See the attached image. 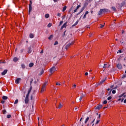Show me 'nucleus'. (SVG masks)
<instances>
[{
	"instance_id": "59",
	"label": "nucleus",
	"mask_w": 126,
	"mask_h": 126,
	"mask_svg": "<svg viewBox=\"0 0 126 126\" xmlns=\"http://www.w3.org/2000/svg\"><path fill=\"white\" fill-rule=\"evenodd\" d=\"M30 4H31V5H32V1L30 0Z\"/></svg>"
},
{
	"instance_id": "31",
	"label": "nucleus",
	"mask_w": 126,
	"mask_h": 126,
	"mask_svg": "<svg viewBox=\"0 0 126 126\" xmlns=\"http://www.w3.org/2000/svg\"><path fill=\"white\" fill-rule=\"evenodd\" d=\"M21 67H22V68H25V64H21Z\"/></svg>"
},
{
	"instance_id": "28",
	"label": "nucleus",
	"mask_w": 126,
	"mask_h": 126,
	"mask_svg": "<svg viewBox=\"0 0 126 126\" xmlns=\"http://www.w3.org/2000/svg\"><path fill=\"white\" fill-rule=\"evenodd\" d=\"M53 35H51L50 36L48 37L49 40H51L53 38Z\"/></svg>"
},
{
	"instance_id": "24",
	"label": "nucleus",
	"mask_w": 126,
	"mask_h": 126,
	"mask_svg": "<svg viewBox=\"0 0 126 126\" xmlns=\"http://www.w3.org/2000/svg\"><path fill=\"white\" fill-rule=\"evenodd\" d=\"M106 79H107V78H105V79L102 80L100 81V83H101V84L103 83V82H104V81H106Z\"/></svg>"
},
{
	"instance_id": "8",
	"label": "nucleus",
	"mask_w": 126,
	"mask_h": 126,
	"mask_svg": "<svg viewBox=\"0 0 126 126\" xmlns=\"http://www.w3.org/2000/svg\"><path fill=\"white\" fill-rule=\"evenodd\" d=\"M117 67L118 69H122V68H123V65H122V64L121 63H118L117 65Z\"/></svg>"
},
{
	"instance_id": "17",
	"label": "nucleus",
	"mask_w": 126,
	"mask_h": 126,
	"mask_svg": "<svg viewBox=\"0 0 126 126\" xmlns=\"http://www.w3.org/2000/svg\"><path fill=\"white\" fill-rule=\"evenodd\" d=\"M33 65H34V63H31L29 64V67H32L33 66Z\"/></svg>"
},
{
	"instance_id": "46",
	"label": "nucleus",
	"mask_w": 126,
	"mask_h": 126,
	"mask_svg": "<svg viewBox=\"0 0 126 126\" xmlns=\"http://www.w3.org/2000/svg\"><path fill=\"white\" fill-rule=\"evenodd\" d=\"M111 93H112V90H110V91H109V93H108V96H110V95H111Z\"/></svg>"
},
{
	"instance_id": "57",
	"label": "nucleus",
	"mask_w": 126,
	"mask_h": 126,
	"mask_svg": "<svg viewBox=\"0 0 126 126\" xmlns=\"http://www.w3.org/2000/svg\"><path fill=\"white\" fill-rule=\"evenodd\" d=\"M24 51V49H21V50H20V53H22Z\"/></svg>"
},
{
	"instance_id": "56",
	"label": "nucleus",
	"mask_w": 126,
	"mask_h": 126,
	"mask_svg": "<svg viewBox=\"0 0 126 126\" xmlns=\"http://www.w3.org/2000/svg\"><path fill=\"white\" fill-rule=\"evenodd\" d=\"M85 75H86V76H87V75H88V72H86L85 73Z\"/></svg>"
},
{
	"instance_id": "52",
	"label": "nucleus",
	"mask_w": 126,
	"mask_h": 126,
	"mask_svg": "<svg viewBox=\"0 0 126 126\" xmlns=\"http://www.w3.org/2000/svg\"><path fill=\"white\" fill-rule=\"evenodd\" d=\"M121 44H125V41L124 40L123 41H120Z\"/></svg>"
},
{
	"instance_id": "36",
	"label": "nucleus",
	"mask_w": 126,
	"mask_h": 126,
	"mask_svg": "<svg viewBox=\"0 0 126 126\" xmlns=\"http://www.w3.org/2000/svg\"><path fill=\"white\" fill-rule=\"evenodd\" d=\"M105 26V23L103 25L100 24V28H103Z\"/></svg>"
},
{
	"instance_id": "6",
	"label": "nucleus",
	"mask_w": 126,
	"mask_h": 126,
	"mask_svg": "<svg viewBox=\"0 0 126 126\" xmlns=\"http://www.w3.org/2000/svg\"><path fill=\"white\" fill-rule=\"evenodd\" d=\"M28 54H31V53H32V46H30L28 47Z\"/></svg>"
},
{
	"instance_id": "19",
	"label": "nucleus",
	"mask_w": 126,
	"mask_h": 126,
	"mask_svg": "<svg viewBox=\"0 0 126 126\" xmlns=\"http://www.w3.org/2000/svg\"><path fill=\"white\" fill-rule=\"evenodd\" d=\"M112 28H116V23L114 22L111 25Z\"/></svg>"
},
{
	"instance_id": "32",
	"label": "nucleus",
	"mask_w": 126,
	"mask_h": 126,
	"mask_svg": "<svg viewBox=\"0 0 126 126\" xmlns=\"http://www.w3.org/2000/svg\"><path fill=\"white\" fill-rule=\"evenodd\" d=\"M125 98H119L118 101H121V102H124V100Z\"/></svg>"
},
{
	"instance_id": "22",
	"label": "nucleus",
	"mask_w": 126,
	"mask_h": 126,
	"mask_svg": "<svg viewBox=\"0 0 126 126\" xmlns=\"http://www.w3.org/2000/svg\"><path fill=\"white\" fill-rule=\"evenodd\" d=\"M89 121V117H88L86 120H85V124H87V122H88Z\"/></svg>"
},
{
	"instance_id": "14",
	"label": "nucleus",
	"mask_w": 126,
	"mask_h": 126,
	"mask_svg": "<svg viewBox=\"0 0 126 126\" xmlns=\"http://www.w3.org/2000/svg\"><path fill=\"white\" fill-rule=\"evenodd\" d=\"M79 22V21L78 20L77 21L71 26V27L73 28L74 26H76L77 24H78V23Z\"/></svg>"
},
{
	"instance_id": "29",
	"label": "nucleus",
	"mask_w": 126,
	"mask_h": 126,
	"mask_svg": "<svg viewBox=\"0 0 126 126\" xmlns=\"http://www.w3.org/2000/svg\"><path fill=\"white\" fill-rule=\"evenodd\" d=\"M84 97V94H83V93L81 94V96L80 98H82V99Z\"/></svg>"
},
{
	"instance_id": "48",
	"label": "nucleus",
	"mask_w": 126,
	"mask_h": 126,
	"mask_svg": "<svg viewBox=\"0 0 126 126\" xmlns=\"http://www.w3.org/2000/svg\"><path fill=\"white\" fill-rule=\"evenodd\" d=\"M29 94H27L26 95V98H29Z\"/></svg>"
},
{
	"instance_id": "64",
	"label": "nucleus",
	"mask_w": 126,
	"mask_h": 126,
	"mask_svg": "<svg viewBox=\"0 0 126 126\" xmlns=\"http://www.w3.org/2000/svg\"><path fill=\"white\" fill-rule=\"evenodd\" d=\"M58 16H61V13H58Z\"/></svg>"
},
{
	"instance_id": "18",
	"label": "nucleus",
	"mask_w": 126,
	"mask_h": 126,
	"mask_svg": "<svg viewBox=\"0 0 126 126\" xmlns=\"http://www.w3.org/2000/svg\"><path fill=\"white\" fill-rule=\"evenodd\" d=\"M44 73V69H42L41 71L40 72L39 75H42Z\"/></svg>"
},
{
	"instance_id": "1",
	"label": "nucleus",
	"mask_w": 126,
	"mask_h": 126,
	"mask_svg": "<svg viewBox=\"0 0 126 126\" xmlns=\"http://www.w3.org/2000/svg\"><path fill=\"white\" fill-rule=\"evenodd\" d=\"M110 12V10L107 8L100 9L99 11L98 12L97 15H105L107 13Z\"/></svg>"
},
{
	"instance_id": "5",
	"label": "nucleus",
	"mask_w": 126,
	"mask_h": 126,
	"mask_svg": "<svg viewBox=\"0 0 126 126\" xmlns=\"http://www.w3.org/2000/svg\"><path fill=\"white\" fill-rule=\"evenodd\" d=\"M73 44H74V42H71V43H70L67 44L65 46V49L66 50H67V49H68V48H69V47H70V46H71V45H73Z\"/></svg>"
},
{
	"instance_id": "11",
	"label": "nucleus",
	"mask_w": 126,
	"mask_h": 126,
	"mask_svg": "<svg viewBox=\"0 0 126 126\" xmlns=\"http://www.w3.org/2000/svg\"><path fill=\"white\" fill-rule=\"evenodd\" d=\"M25 104H28V103H29V98L25 97Z\"/></svg>"
},
{
	"instance_id": "13",
	"label": "nucleus",
	"mask_w": 126,
	"mask_h": 126,
	"mask_svg": "<svg viewBox=\"0 0 126 126\" xmlns=\"http://www.w3.org/2000/svg\"><path fill=\"white\" fill-rule=\"evenodd\" d=\"M66 28V22L63 24V25L62 26L61 29V30H63V28Z\"/></svg>"
},
{
	"instance_id": "12",
	"label": "nucleus",
	"mask_w": 126,
	"mask_h": 126,
	"mask_svg": "<svg viewBox=\"0 0 126 126\" xmlns=\"http://www.w3.org/2000/svg\"><path fill=\"white\" fill-rule=\"evenodd\" d=\"M7 73V69H5L4 71L1 73V75H5Z\"/></svg>"
},
{
	"instance_id": "42",
	"label": "nucleus",
	"mask_w": 126,
	"mask_h": 126,
	"mask_svg": "<svg viewBox=\"0 0 126 126\" xmlns=\"http://www.w3.org/2000/svg\"><path fill=\"white\" fill-rule=\"evenodd\" d=\"M58 44H59V42L55 41L54 45V46H56V45H58Z\"/></svg>"
},
{
	"instance_id": "47",
	"label": "nucleus",
	"mask_w": 126,
	"mask_h": 126,
	"mask_svg": "<svg viewBox=\"0 0 126 126\" xmlns=\"http://www.w3.org/2000/svg\"><path fill=\"white\" fill-rule=\"evenodd\" d=\"M123 94H124L123 97H124V98H126V93H124Z\"/></svg>"
},
{
	"instance_id": "3",
	"label": "nucleus",
	"mask_w": 126,
	"mask_h": 126,
	"mask_svg": "<svg viewBox=\"0 0 126 126\" xmlns=\"http://www.w3.org/2000/svg\"><path fill=\"white\" fill-rule=\"evenodd\" d=\"M30 90H29L28 92V94H30V93H31V91L32 90V82H33V78H30Z\"/></svg>"
},
{
	"instance_id": "49",
	"label": "nucleus",
	"mask_w": 126,
	"mask_h": 126,
	"mask_svg": "<svg viewBox=\"0 0 126 126\" xmlns=\"http://www.w3.org/2000/svg\"><path fill=\"white\" fill-rule=\"evenodd\" d=\"M99 123H100V120H97L95 123V125H97V124H99Z\"/></svg>"
},
{
	"instance_id": "44",
	"label": "nucleus",
	"mask_w": 126,
	"mask_h": 126,
	"mask_svg": "<svg viewBox=\"0 0 126 126\" xmlns=\"http://www.w3.org/2000/svg\"><path fill=\"white\" fill-rule=\"evenodd\" d=\"M88 13H89V12L88 11H86L85 14L84 15V16H85L86 15V14H88Z\"/></svg>"
},
{
	"instance_id": "34",
	"label": "nucleus",
	"mask_w": 126,
	"mask_h": 126,
	"mask_svg": "<svg viewBox=\"0 0 126 126\" xmlns=\"http://www.w3.org/2000/svg\"><path fill=\"white\" fill-rule=\"evenodd\" d=\"M112 8L113 11H116V7L113 6V7H112Z\"/></svg>"
},
{
	"instance_id": "54",
	"label": "nucleus",
	"mask_w": 126,
	"mask_h": 126,
	"mask_svg": "<svg viewBox=\"0 0 126 126\" xmlns=\"http://www.w3.org/2000/svg\"><path fill=\"white\" fill-rule=\"evenodd\" d=\"M93 36V33H90L89 37H92Z\"/></svg>"
},
{
	"instance_id": "51",
	"label": "nucleus",
	"mask_w": 126,
	"mask_h": 126,
	"mask_svg": "<svg viewBox=\"0 0 126 126\" xmlns=\"http://www.w3.org/2000/svg\"><path fill=\"white\" fill-rule=\"evenodd\" d=\"M1 104H4V103H5V101H4V100H1Z\"/></svg>"
},
{
	"instance_id": "40",
	"label": "nucleus",
	"mask_w": 126,
	"mask_h": 126,
	"mask_svg": "<svg viewBox=\"0 0 126 126\" xmlns=\"http://www.w3.org/2000/svg\"><path fill=\"white\" fill-rule=\"evenodd\" d=\"M107 103H108V101H107V100H104V101H103V104H104V105H106V104H107Z\"/></svg>"
},
{
	"instance_id": "10",
	"label": "nucleus",
	"mask_w": 126,
	"mask_h": 126,
	"mask_svg": "<svg viewBox=\"0 0 126 126\" xmlns=\"http://www.w3.org/2000/svg\"><path fill=\"white\" fill-rule=\"evenodd\" d=\"M81 6V5H78L76 7V8H75V9L74 10V13L77 12V10L79 8V7H80Z\"/></svg>"
},
{
	"instance_id": "60",
	"label": "nucleus",
	"mask_w": 126,
	"mask_h": 126,
	"mask_svg": "<svg viewBox=\"0 0 126 126\" xmlns=\"http://www.w3.org/2000/svg\"><path fill=\"white\" fill-rule=\"evenodd\" d=\"M54 2H58V0H53Z\"/></svg>"
},
{
	"instance_id": "7",
	"label": "nucleus",
	"mask_w": 126,
	"mask_h": 126,
	"mask_svg": "<svg viewBox=\"0 0 126 126\" xmlns=\"http://www.w3.org/2000/svg\"><path fill=\"white\" fill-rule=\"evenodd\" d=\"M103 107V105L99 104L96 107H95V110H100Z\"/></svg>"
},
{
	"instance_id": "43",
	"label": "nucleus",
	"mask_w": 126,
	"mask_h": 126,
	"mask_svg": "<svg viewBox=\"0 0 126 126\" xmlns=\"http://www.w3.org/2000/svg\"><path fill=\"white\" fill-rule=\"evenodd\" d=\"M112 93V94H116V90H113Z\"/></svg>"
},
{
	"instance_id": "21",
	"label": "nucleus",
	"mask_w": 126,
	"mask_h": 126,
	"mask_svg": "<svg viewBox=\"0 0 126 126\" xmlns=\"http://www.w3.org/2000/svg\"><path fill=\"white\" fill-rule=\"evenodd\" d=\"M30 38H31V39L34 38V34H33V33H31L30 34Z\"/></svg>"
},
{
	"instance_id": "38",
	"label": "nucleus",
	"mask_w": 126,
	"mask_h": 126,
	"mask_svg": "<svg viewBox=\"0 0 126 126\" xmlns=\"http://www.w3.org/2000/svg\"><path fill=\"white\" fill-rule=\"evenodd\" d=\"M72 88L73 89H75V88H76V85L74 84L73 85Z\"/></svg>"
},
{
	"instance_id": "27",
	"label": "nucleus",
	"mask_w": 126,
	"mask_h": 126,
	"mask_svg": "<svg viewBox=\"0 0 126 126\" xmlns=\"http://www.w3.org/2000/svg\"><path fill=\"white\" fill-rule=\"evenodd\" d=\"M6 118H7V119H10V118H11V115H10V114L7 115L6 116Z\"/></svg>"
},
{
	"instance_id": "2",
	"label": "nucleus",
	"mask_w": 126,
	"mask_h": 126,
	"mask_svg": "<svg viewBox=\"0 0 126 126\" xmlns=\"http://www.w3.org/2000/svg\"><path fill=\"white\" fill-rule=\"evenodd\" d=\"M48 83V81H45V82L43 84L42 86L41 90L40 91L41 93H43L44 91H45V89L46 88V86H47V84Z\"/></svg>"
},
{
	"instance_id": "39",
	"label": "nucleus",
	"mask_w": 126,
	"mask_h": 126,
	"mask_svg": "<svg viewBox=\"0 0 126 126\" xmlns=\"http://www.w3.org/2000/svg\"><path fill=\"white\" fill-rule=\"evenodd\" d=\"M48 27L50 28L52 27V24L49 23L48 24V25H47Z\"/></svg>"
},
{
	"instance_id": "30",
	"label": "nucleus",
	"mask_w": 126,
	"mask_h": 126,
	"mask_svg": "<svg viewBox=\"0 0 126 126\" xmlns=\"http://www.w3.org/2000/svg\"><path fill=\"white\" fill-rule=\"evenodd\" d=\"M84 10V7L82 8L80 10V12L79 13H79H81V12H82V11H83Z\"/></svg>"
},
{
	"instance_id": "53",
	"label": "nucleus",
	"mask_w": 126,
	"mask_h": 126,
	"mask_svg": "<svg viewBox=\"0 0 126 126\" xmlns=\"http://www.w3.org/2000/svg\"><path fill=\"white\" fill-rule=\"evenodd\" d=\"M126 74H124L122 77V78H126Z\"/></svg>"
},
{
	"instance_id": "45",
	"label": "nucleus",
	"mask_w": 126,
	"mask_h": 126,
	"mask_svg": "<svg viewBox=\"0 0 126 126\" xmlns=\"http://www.w3.org/2000/svg\"><path fill=\"white\" fill-rule=\"evenodd\" d=\"M112 99V96H109L108 98H107V100H110Z\"/></svg>"
},
{
	"instance_id": "61",
	"label": "nucleus",
	"mask_w": 126,
	"mask_h": 126,
	"mask_svg": "<svg viewBox=\"0 0 126 126\" xmlns=\"http://www.w3.org/2000/svg\"><path fill=\"white\" fill-rule=\"evenodd\" d=\"M124 103H125V104H126V99L124 101Z\"/></svg>"
},
{
	"instance_id": "35",
	"label": "nucleus",
	"mask_w": 126,
	"mask_h": 126,
	"mask_svg": "<svg viewBox=\"0 0 126 126\" xmlns=\"http://www.w3.org/2000/svg\"><path fill=\"white\" fill-rule=\"evenodd\" d=\"M18 99H16L14 102V104H18Z\"/></svg>"
},
{
	"instance_id": "62",
	"label": "nucleus",
	"mask_w": 126,
	"mask_h": 126,
	"mask_svg": "<svg viewBox=\"0 0 126 126\" xmlns=\"http://www.w3.org/2000/svg\"><path fill=\"white\" fill-rule=\"evenodd\" d=\"M82 100V98L80 97V98H79V101H81Z\"/></svg>"
},
{
	"instance_id": "55",
	"label": "nucleus",
	"mask_w": 126,
	"mask_h": 126,
	"mask_svg": "<svg viewBox=\"0 0 126 126\" xmlns=\"http://www.w3.org/2000/svg\"><path fill=\"white\" fill-rule=\"evenodd\" d=\"M56 85H59V86H60L61 84L59 83H56Z\"/></svg>"
},
{
	"instance_id": "37",
	"label": "nucleus",
	"mask_w": 126,
	"mask_h": 126,
	"mask_svg": "<svg viewBox=\"0 0 126 126\" xmlns=\"http://www.w3.org/2000/svg\"><path fill=\"white\" fill-rule=\"evenodd\" d=\"M63 21H61L60 22L59 26H61V25H62V24H63Z\"/></svg>"
},
{
	"instance_id": "15",
	"label": "nucleus",
	"mask_w": 126,
	"mask_h": 126,
	"mask_svg": "<svg viewBox=\"0 0 126 126\" xmlns=\"http://www.w3.org/2000/svg\"><path fill=\"white\" fill-rule=\"evenodd\" d=\"M2 99L3 100H7V99H8V97L7 96L4 95L2 96Z\"/></svg>"
},
{
	"instance_id": "41",
	"label": "nucleus",
	"mask_w": 126,
	"mask_h": 126,
	"mask_svg": "<svg viewBox=\"0 0 126 126\" xmlns=\"http://www.w3.org/2000/svg\"><path fill=\"white\" fill-rule=\"evenodd\" d=\"M66 32V31H64L63 32V35H62L63 37H64L65 36V32Z\"/></svg>"
},
{
	"instance_id": "16",
	"label": "nucleus",
	"mask_w": 126,
	"mask_h": 126,
	"mask_svg": "<svg viewBox=\"0 0 126 126\" xmlns=\"http://www.w3.org/2000/svg\"><path fill=\"white\" fill-rule=\"evenodd\" d=\"M29 12H30V11H32V5L29 4Z\"/></svg>"
},
{
	"instance_id": "50",
	"label": "nucleus",
	"mask_w": 126,
	"mask_h": 126,
	"mask_svg": "<svg viewBox=\"0 0 126 126\" xmlns=\"http://www.w3.org/2000/svg\"><path fill=\"white\" fill-rule=\"evenodd\" d=\"M123 96H124V94H121L119 96V97L122 98V97H123Z\"/></svg>"
},
{
	"instance_id": "63",
	"label": "nucleus",
	"mask_w": 126,
	"mask_h": 126,
	"mask_svg": "<svg viewBox=\"0 0 126 126\" xmlns=\"http://www.w3.org/2000/svg\"><path fill=\"white\" fill-rule=\"evenodd\" d=\"M113 87H114V85H111V86H110V88H113Z\"/></svg>"
},
{
	"instance_id": "33",
	"label": "nucleus",
	"mask_w": 126,
	"mask_h": 126,
	"mask_svg": "<svg viewBox=\"0 0 126 126\" xmlns=\"http://www.w3.org/2000/svg\"><path fill=\"white\" fill-rule=\"evenodd\" d=\"M2 113H3V114H4V115H5V114H6V110H3L2 111Z\"/></svg>"
},
{
	"instance_id": "23",
	"label": "nucleus",
	"mask_w": 126,
	"mask_h": 126,
	"mask_svg": "<svg viewBox=\"0 0 126 126\" xmlns=\"http://www.w3.org/2000/svg\"><path fill=\"white\" fill-rule=\"evenodd\" d=\"M17 61H18V58L15 57L13 59V62H14L15 63L17 62Z\"/></svg>"
},
{
	"instance_id": "20",
	"label": "nucleus",
	"mask_w": 126,
	"mask_h": 126,
	"mask_svg": "<svg viewBox=\"0 0 126 126\" xmlns=\"http://www.w3.org/2000/svg\"><path fill=\"white\" fill-rule=\"evenodd\" d=\"M107 67H110V65L107 66V64H104V66H103V68H107Z\"/></svg>"
},
{
	"instance_id": "9",
	"label": "nucleus",
	"mask_w": 126,
	"mask_h": 126,
	"mask_svg": "<svg viewBox=\"0 0 126 126\" xmlns=\"http://www.w3.org/2000/svg\"><path fill=\"white\" fill-rule=\"evenodd\" d=\"M20 80H21V78H18L15 80V83H16V84H19Z\"/></svg>"
},
{
	"instance_id": "58",
	"label": "nucleus",
	"mask_w": 126,
	"mask_h": 126,
	"mask_svg": "<svg viewBox=\"0 0 126 126\" xmlns=\"http://www.w3.org/2000/svg\"><path fill=\"white\" fill-rule=\"evenodd\" d=\"M45 16H50V15L49 14H46Z\"/></svg>"
},
{
	"instance_id": "4",
	"label": "nucleus",
	"mask_w": 126,
	"mask_h": 126,
	"mask_svg": "<svg viewBox=\"0 0 126 126\" xmlns=\"http://www.w3.org/2000/svg\"><path fill=\"white\" fill-rule=\"evenodd\" d=\"M49 70L51 73H53V72L57 71V69H56V67L55 66L51 68Z\"/></svg>"
},
{
	"instance_id": "25",
	"label": "nucleus",
	"mask_w": 126,
	"mask_h": 126,
	"mask_svg": "<svg viewBox=\"0 0 126 126\" xmlns=\"http://www.w3.org/2000/svg\"><path fill=\"white\" fill-rule=\"evenodd\" d=\"M62 107H63V104H62V103H60L59 104V105L58 107V109H61V108H62Z\"/></svg>"
},
{
	"instance_id": "26",
	"label": "nucleus",
	"mask_w": 126,
	"mask_h": 126,
	"mask_svg": "<svg viewBox=\"0 0 126 126\" xmlns=\"http://www.w3.org/2000/svg\"><path fill=\"white\" fill-rule=\"evenodd\" d=\"M65 10H66V6H64L63 8V11H65Z\"/></svg>"
}]
</instances>
